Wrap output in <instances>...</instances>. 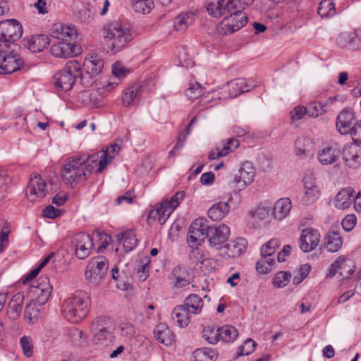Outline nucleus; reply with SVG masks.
<instances>
[{
  "instance_id": "f257e3e1",
  "label": "nucleus",
  "mask_w": 361,
  "mask_h": 361,
  "mask_svg": "<svg viewBox=\"0 0 361 361\" xmlns=\"http://www.w3.org/2000/svg\"><path fill=\"white\" fill-rule=\"evenodd\" d=\"M230 235V228L226 224L207 226L203 218L195 219L190 226L188 243L190 247L197 248L207 238L211 247L217 250L225 246Z\"/></svg>"
},
{
  "instance_id": "f03ea898",
  "label": "nucleus",
  "mask_w": 361,
  "mask_h": 361,
  "mask_svg": "<svg viewBox=\"0 0 361 361\" xmlns=\"http://www.w3.org/2000/svg\"><path fill=\"white\" fill-rule=\"evenodd\" d=\"M90 158L91 155L75 154L66 159L61 169V176L65 184L75 188L86 182L97 166Z\"/></svg>"
},
{
  "instance_id": "7ed1b4c3",
  "label": "nucleus",
  "mask_w": 361,
  "mask_h": 361,
  "mask_svg": "<svg viewBox=\"0 0 361 361\" xmlns=\"http://www.w3.org/2000/svg\"><path fill=\"white\" fill-rule=\"evenodd\" d=\"M90 307V294L79 290L65 300L61 306V313L68 321L78 323L87 316Z\"/></svg>"
},
{
  "instance_id": "20e7f679",
  "label": "nucleus",
  "mask_w": 361,
  "mask_h": 361,
  "mask_svg": "<svg viewBox=\"0 0 361 361\" xmlns=\"http://www.w3.org/2000/svg\"><path fill=\"white\" fill-rule=\"evenodd\" d=\"M53 78L56 87L63 91L71 90L77 78H80L81 82L87 86L94 82L93 81L85 82L81 64L75 59L68 61L62 70L55 73Z\"/></svg>"
},
{
  "instance_id": "39448f33",
  "label": "nucleus",
  "mask_w": 361,
  "mask_h": 361,
  "mask_svg": "<svg viewBox=\"0 0 361 361\" xmlns=\"http://www.w3.org/2000/svg\"><path fill=\"white\" fill-rule=\"evenodd\" d=\"M104 37L112 54H116L125 48L131 40L130 29L119 22L112 23L104 29Z\"/></svg>"
},
{
  "instance_id": "423d86ee",
  "label": "nucleus",
  "mask_w": 361,
  "mask_h": 361,
  "mask_svg": "<svg viewBox=\"0 0 361 361\" xmlns=\"http://www.w3.org/2000/svg\"><path fill=\"white\" fill-rule=\"evenodd\" d=\"M244 8H236L228 11L226 16L219 23L217 30L221 35L232 34L244 27L247 22V16Z\"/></svg>"
},
{
  "instance_id": "0eeeda50",
  "label": "nucleus",
  "mask_w": 361,
  "mask_h": 361,
  "mask_svg": "<svg viewBox=\"0 0 361 361\" xmlns=\"http://www.w3.org/2000/svg\"><path fill=\"white\" fill-rule=\"evenodd\" d=\"M185 195V191H178L170 200L163 201L155 209L151 210L148 214V219H157L161 225L165 224L171 213L183 200Z\"/></svg>"
},
{
  "instance_id": "6e6552de",
  "label": "nucleus",
  "mask_w": 361,
  "mask_h": 361,
  "mask_svg": "<svg viewBox=\"0 0 361 361\" xmlns=\"http://www.w3.org/2000/svg\"><path fill=\"white\" fill-rule=\"evenodd\" d=\"M108 267V260L106 257L100 255L93 257L86 267V280L94 285L99 284L106 276Z\"/></svg>"
},
{
  "instance_id": "1a4fd4ad",
  "label": "nucleus",
  "mask_w": 361,
  "mask_h": 361,
  "mask_svg": "<svg viewBox=\"0 0 361 361\" xmlns=\"http://www.w3.org/2000/svg\"><path fill=\"white\" fill-rule=\"evenodd\" d=\"M23 34V27L20 23L15 20L10 19L0 22V43L5 47H11L13 44L18 40Z\"/></svg>"
},
{
  "instance_id": "9d476101",
  "label": "nucleus",
  "mask_w": 361,
  "mask_h": 361,
  "mask_svg": "<svg viewBox=\"0 0 361 361\" xmlns=\"http://www.w3.org/2000/svg\"><path fill=\"white\" fill-rule=\"evenodd\" d=\"M35 283L30 286L28 294L32 301L36 300L37 305H44L49 299L52 290L49 279L47 275L41 276Z\"/></svg>"
},
{
  "instance_id": "9b49d317",
  "label": "nucleus",
  "mask_w": 361,
  "mask_h": 361,
  "mask_svg": "<svg viewBox=\"0 0 361 361\" xmlns=\"http://www.w3.org/2000/svg\"><path fill=\"white\" fill-rule=\"evenodd\" d=\"M304 192L301 198L303 205H310L317 202L321 195L320 188L316 183V178L312 173H306L302 179Z\"/></svg>"
},
{
  "instance_id": "f8f14e48",
  "label": "nucleus",
  "mask_w": 361,
  "mask_h": 361,
  "mask_svg": "<svg viewBox=\"0 0 361 361\" xmlns=\"http://www.w3.org/2000/svg\"><path fill=\"white\" fill-rule=\"evenodd\" d=\"M48 192L47 183L38 174H32L26 190V196L31 202L44 198Z\"/></svg>"
},
{
  "instance_id": "ddd939ff",
  "label": "nucleus",
  "mask_w": 361,
  "mask_h": 361,
  "mask_svg": "<svg viewBox=\"0 0 361 361\" xmlns=\"http://www.w3.org/2000/svg\"><path fill=\"white\" fill-rule=\"evenodd\" d=\"M72 245L75 248L76 257L80 259L87 258L94 246L93 238L85 233H78L72 240Z\"/></svg>"
},
{
  "instance_id": "4468645a",
  "label": "nucleus",
  "mask_w": 361,
  "mask_h": 361,
  "mask_svg": "<svg viewBox=\"0 0 361 361\" xmlns=\"http://www.w3.org/2000/svg\"><path fill=\"white\" fill-rule=\"evenodd\" d=\"M109 322L106 317H98L92 322V327L94 328L93 341L95 344L109 345L114 341V336L104 324Z\"/></svg>"
},
{
  "instance_id": "2eb2a0df",
  "label": "nucleus",
  "mask_w": 361,
  "mask_h": 361,
  "mask_svg": "<svg viewBox=\"0 0 361 361\" xmlns=\"http://www.w3.org/2000/svg\"><path fill=\"white\" fill-rule=\"evenodd\" d=\"M50 51L56 57L67 59L78 56L81 54L82 49L75 42L59 41L51 45Z\"/></svg>"
},
{
  "instance_id": "dca6fc26",
  "label": "nucleus",
  "mask_w": 361,
  "mask_h": 361,
  "mask_svg": "<svg viewBox=\"0 0 361 361\" xmlns=\"http://www.w3.org/2000/svg\"><path fill=\"white\" fill-rule=\"evenodd\" d=\"M355 268L354 262L351 259L340 256L331 264L326 277H332L339 272L341 276L347 279L354 273Z\"/></svg>"
},
{
  "instance_id": "f3484780",
  "label": "nucleus",
  "mask_w": 361,
  "mask_h": 361,
  "mask_svg": "<svg viewBox=\"0 0 361 361\" xmlns=\"http://www.w3.org/2000/svg\"><path fill=\"white\" fill-rule=\"evenodd\" d=\"M320 233L313 228H307L301 232L299 244L304 252H310L314 250L320 242Z\"/></svg>"
},
{
  "instance_id": "a211bd4d",
  "label": "nucleus",
  "mask_w": 361,
  "mask_h": 361,
  "mask_svg": "<svg viewBox=\"0 0 361 361\" xmlns=\"http://www.w3.org/2000/svg\"><path fill=\"white\" fill-rule=\"evenodd\" d=\"M121 147L118 144L111 145L106 150H102L91 155L90 159L95 162V166H98L96 170L97 173L102 172L109 161L119 152Z\"/></svg>"
},
{
  "instance_id": "6ab92c4d",
  "label": "nucleus",
  "mask_w": 361,
  "mask_h": 361,
  "mask_svg": "<svg viewBox=\"0 0 361 361\" xmlns=\"http://www.w3.org/2000/svg\"><path fill=\"white\" fill-rule=\"evenodd\" d=\"M259 85V82L250 79L237 78L227 84L228 96L231 98L237 97L242 93L247 92Z\"/></svg>"
},
{
  "instance_id": "aec40b11",
  "label": "nucleus",
  "mask_w": 361,
  "mask_h": 361,
  "mask_svg": "<svg viewBox=\"0 0 361 361\" xmlns=\"http://www.w3.org/2000/svg\"><path fill=\"white\" fill-rule=\"evenodd\" d=\"M51 35L61 41L71 42L77 39L78 31L73 25L55 23L51 29Z\"/></svg>"
},
{
  "instance_id": "412c9836",
  "label": "nucleus",
  "mask_w": 361,
  "mask_h": 361,
  "mask_svg": "<svg viewBox=\"0 0 361 361\" xmlns=\"http://www.w3.org/2000/svg\"><path fill=\"white\" fill-rule=\"evenodd\" d=\"M343 159L348 166L357 169L361 163V149L360 145L350 144L345 145L342 151Z\"/></svg>"
},
{
  "instance_id": "4be33fe9",
  "label": "nucleus",
  "mask_w": 361,
  "mask_h": 361,
  "mask_svg": "<svg viewBox=\"0 0 361 361\" xmlns=\"http://www.w3.org/2000/svg\"><path fill=\"white\" fill-rule=\"evenodd\" d=\"M255 176V169L252 164L250 161H245L238 170V175L235 176L234 182L240 185L239 188H245L252 183Z\"/></svg>"
},
{
  "instance_id": "5701e85b",
  "label": "nucleus",
  "mask_w": 361,
  "mask_h": 361,
  "mask_svg": "<svg viewBox=\"0 0 361 361\" xmlns=\"http://www.w3.org/2000/svg\"><path fill=\"white\" fill-rule=\"evenodd\" d=\"M104 67V62L97 56H92L90 58H85L83 61V69L85 73V82L89 81L87 78L92 79L98 75Z\"/></svg>"
},
{
  "instance_id": "b1692460",
  "label": "nucleus",
  "mask_w": 361,
  "mask_h": 361,
  "mask_svg": "<svg viewBox=\"0 0 361 361\" xmlns=\"http://www.w3.org/2000/svg\"><path fill=\"white\" fill-rule=\"evenodd\" d=\"M355 123V116L352 111L349 109L342 110L336 118V127L341 135L348 134Z\"/></svg>"
},
{
  "instance_id": "393cba45",
  "label": "nucleus",
  "mask_w": 361,
  "mask_h": 361,
  "mask_svg": "<svg viewBox=\"0 0 361 361\" xmlns=\"http://www.w3.org/2000/svg\"><path fill=\"white\" fill-rule=\"evenodd\" d=\"M355 193L354 189L350 187L341 190L335 196V207L341 210L349 208L353 203Z\"/></svg>"
},
{
  "instance_id": "a878e982",
  "label": "nucleus",
  "mask_w": 361,
  "mask_h": 361,
  "mask_svg": "<svg viewBox=\"0 0 361 361\" xmlns=\"http://www.w3.org/2000/svg\"><path fill=\"white\" fill-rule=\"evenodd\" d=\"M247 240L243 238H237L228 243H226L224 255L230 258H234L243 253L247 247Z\"/></svg>"
},
{
  "instance_id": "bb28decb",
  "label": "nucleus",
  "mask_w": 361,
  "mask_h": 361,
  "mask_svg": "<svg viewBox=\"0 0 361 361\" xmlns=\"http://www.w3.org/2000/svg\"><path fill=\"white\" fill-rule=\"evenodd\" d=\"M295 152L298 157H311L314 154V143L308 137H300L295 141Z\"/></svg>"
},
{
  "instance_id": "cd10ccee",
  "label": "nucleus",
  "mask_w": 361,
  "mask_h": 361,
  "mask_svg": "<svg viewBox=\"0 0 361 361\" xmlns=\"http://www.w3.org/2000/svg\"><path fill=\"white\" fill-rule=\"evenodd\" d=\"M229 0H213L207 5L208 14L214 18H219L226 15L228 11L233 9L229 5Z\"/></svg>"
},
{
  "instance_id": "c85d7f7f",
  "label": "nucleus",
  "mask_w": 361,
  "mask_h": 361,
  "mask_svg": "<svg viewBox=\"0 0 361 361\" xmlns=\"http://www.w3.org/2000/svg\"><path fill=\"white\" fill-rule=\"evenodd\" d=\"M155 338L161 343L168 346L175 341V335L166 324H159L154 330Z\"/></svg>"
},
{
  "instance_id": "c756f323",
  "label": "nucleus",
  "mask_w": 361,
  "mask_h": 361,
  "mask_svg": "<svg viewBox=\"0 0 361 361\" xmlns=\"http://www.w3.org/2000/svg\"><path fill=\"white\" fill-rule=\"evenodd\" d=\"M49 39L45 35H36L32 36L25 43V47L30 51L36 53L42 51L49 44Z\"/></svg>"
},
{
  "instance_id": "7c9ffc66",
  "label": "nucleus",
  "mask_w": 361,
  "mask_h": 361,
  "mask_svg": "<svg viewBox=\"0 0 361 361\" xmlns=\"http://www.w3.org/2000/svg\"><path fill=\"white\" fill-rule=\"evenodd\" d=\"M291 208L292 202L289 198H281L274 203L272 215L275 219L282 220L289 214Z\"/></svg>"
},
{
  "instance_id": "2f4dec72",
  "label": "nucleus",
  "mask_w": 361,
  "mask_h": 361,
  "mask_svg": "<svg viewBox=\"0 0 361 361\" xmlns=\"http://www.w3.org/2000/svg\"><path fill=\"white\" fill-rule=\"evenodd\" d=\"M197 18V13L194 11H186L180 13L173 21L174 29L179 31L185 30Z\"/></svg>"
},
{
  "instance_id": "473e14b6",
  "label": "nucleus",
  "mask_w": 361,
  "mask_h": 361,
  "mask_svg": "<svg viewBox=\"0 0 361 361\" xmlns=\"http://www.w3.org/2000/svg\"><path fill=\"white\" fill-rule=\"evenodd\" d=\"M192 314L185 308V305L176 306L171 313V318L180 327H185L190 322Z\"/></svg>"
},
{
  "instance_id": "72a5a7b5",
  "label": "nucleus",
  "mask_w": 361,
  "mask_h": 361,
  "mask_svg": "<svg viewBox=\"0 0 361 361\" xmlns=\"http://www.w3.org/2000/svg\"><path fill=\"white\" fill-rule=\"evenodd\" d=\"M24 301V294L22 292L16 293L8 302V313L10 318L16 319L23 310V304Z\"/></svg>"
},
{
  "instance_id": "f704fd0d",
  "label": "nucleus",
  "mask_w": 361,
  "mask_h": 361,
  "mask_svg": "<svg viewBox=\"0 0 361 361\" xmlns=\"http://www.w3.org/2000/svg\"><path fill=\"white\" fill-rule=\"evenodd\" d=\"M230 211V206L227 202H219L212 206L208 210V216L213 221H219L224 218Z\"/></svg>"
},
{
  "instance_id": "c9c22d12",
  "label": "nucleus",
  "mask_w": 361,
  "mask_h": 361,
  "mask_svg": "<svg viewBox=\"0 0 361 361\" xmlns=\"http://www.w3.org/2000/svg\"><path fill=\"white\" fill-rule=\"evenodd\" d=\"M338 153L335 147L326 146L318 152L317 158L322 164L329 165L336 161Z\"/></svg>"
},
{
  "instance_id": "e433bc0d",
  "label": "nucleus",
  "mask_w": 361,
  "mask_h": 361,
  "mask_svg": "<svg viewBox=\"0 0 361 361\" xmlns=\"http://www.w3.org/2000/svg\"><path fill=\"white\" fill-rule=\"evenodd\" d=\"M119 242L123 241V248L126 252L133 250L137 245L138 240L133 230H128L116 235Z\"/></svg>"
},
{
  "instance_id": "4c0bfd02",
  "label": "nucleus",
  "mask_w": 361,
  "mask_h": 361,
  "mask_svg": "<svg viewBox=\"0 0 361 361\" xmlns=\"http://www.w3.org/2000/svg\"><path fill=\"white\" fill-rule=\"evenodd\" d=\"M172 274L175 279V287L183 288L190 284V274L186 267L176 266L173 269Z\"/></svg>"
},
{
  "instance_id": "58836bf2",
  "label": "nucleus",
  "mask_w": 361,
  "mask_h": 361,
  "mask_svg": "<svg viewBox=\"0 0 361 361\" xmlns=\"http://www.w3.org/2000/svg\"><path fill=\"white\" fill-rule=\"evenodd\" d=\"M183 305L192 314H198L202 310L204 302L199 295L191 294L184 300Z\"/></svg>"
},
{
  "instance_id": "ea45409f",
  "label": "nucleus",
  "mask_w": 361,
  "mask_h": 361,
  "mask_svg": "<svg viewBox=\"0 0 361 361\" xmlns=\"http://www.w3.org/2000/svg\"><path fill=\"white\" fill-rule=\"evenodd\" d=\"M342 243V238L340 235L336 232H332L326 235L324 246L329 252H336L341 247Z\"/></svg>"
},
{
  "instance_id": "a19ab883",
  "label": "nucleus",
  "mask_w": 361,
  "mask_h": 361,
  "mask_svg": "<svg viewBox=\"0 0 361 361\" xmlns=\"http://www.w3.org/2000/svg\"><path fill=\"white\" fill-rule=\"evenodd\" d=\"M142 91V87L140 85H134L126 88L122 98L123 106H128L133 104L135 98L140 95Z\"/></svg>"
},
{
  "instance_id": "79ce46f5",
  "label": "nucleus",
  "mask_w": 361,
  "mask_h": 361,
  "mask_svg": "<svg viewBox=\"0 0 361 361\" xmlns=\"http://www.w3.org/2000/svg\"><path fill=\"white\" fill-rule=\"evenodd\" d=\"M355 37L354 31L341 32L336 38V44L341 48L354 50L353 39Z\"/></svg>"
},
{
  "instance_id": "37998d69",
  "label": "nucleus",
  "mask_w": 361,
  "mask_h": 361,
  "mask_svg": "<svg viewBox=\"0 0 361 361\" xmlns=\"http://www.w3.org/2000/svg\"><path fill=\"white\" fill-rule=\"evenodd\" d=\"M238 336V332L233 326L226 325L219 327V341L221 340L228 343L233 342Z\"/></svg>"
},
{
  "instance_id": "c03bdc74",
  "label": "nucleus",
  "mask_w": 361,
  "mask_h": 361,
  "mask_svg": "<svg viewBox=\"0 0 361 361\" xmlns=\"http://www.w3.org/2000/svg\"><path fill=\"white\" fill-rule=\"evenodd\" d=\"M317 12L322 18L334 16L336 13V8L333 0H322Z\"/></svg>"
},
{
  "instance_id": "a18cd8bd",
  "label": "nucleus",
  "mask_w": 361,
  "mask_h": 361,
  "mask_svg": "<svg viewBox=\"0 0 361 361\" xmlns=\"http://www.w3.org/2000/svg\"><path fill=\"white\" fill-rule=\"evenodd\" d=\"M261 259L256 263V269L259 273L266 274L272 269L274 259L271 255H261Z\"/></svg>"
},
{
  "instance_id": "49530a36",
  "label": "nucleus",
  "mask_w": 361,
  "mask_h": 361,
  "mask_svg": "<svg viewBox=\"0 0 361 361\" xmlns=\"http://www.w3.org/2000/svg\"><path fill=\"white\" fill-rule=\"evenodd\" d=\"M202 337L210 344H216L219 341V327L207 326L202 331Z\"/></svg>"
},
{
  "instance_id": "de8ad7c7",
  "label": "nucleus",
  "mask_w": 361,
  "mask_h": 361,
  "mask_svg": "<svg viewBox=\"0 0 361 361\" xmlns=\"http://www.w3.org/2000/svg\"><path fill=\"white\" fill-rule=\"evenodd\" d=\"M271 209V207L269 204H259L251 212V216L255 219L267 221L269 218Z\"/></svg>"
},
{
  "instance_id": "09e8293b",
  "label": "nucleus",
  "mask_w": 361,
  "mask_h": 361,
  "mask_svg": "<svg viewBox=\"0 0 361 361\" xmlns=\"http://www.w3.org/2000/svg\"><path fill=\"white\" fill-rule=\"evenodd\" d=\"M133 9L143 14L149 13L154 7L152 0H133Z\"/></svg>"
},
{
  "instance_id": "8fccbe9b",
  "label": "nucleus",
  "mask_w": 361,
  "mask_h": 361,
  "mask_svg": "<svg viewBox=\"0 0 361 361\" xmlns=\"http://www.w3.org/2000/svg\"><path fill=\"white\" fill-rule=\"evenodd\" d=\"M32 300L30 304H27L25 309V317L30 323H34L39 314V310L37 307V302L35 301L32 303Z\"/></svg>"
},
{
  "instance_id": "3c124183",
  "label": "nucleus",
  "mask_w": 361,
  "mask_h": 361,
  "mask_svg": "<svg viewBox=\"0 0 361 361\" xmlns=\"http://www.w3.org/2000/svg\"><path fill=\"white\" fill-rule=\"evenodd\" d=\"M291 274L287 271H280L274 278L273 284L277 288H283L289 283Z\"/></svg>"
},
{
  "instance_id": "603ef678",
  "label": "nucleus",
  "mask_w": 361,
  "mask_h": 361,
  "mask_svg": "<svg viewBox=\"0 0 361 361\" xmlns=\"http://www.w3.org/2000/svg\"><path fill=\"white\" fill-rule=\"evenodd\" d=\"M307 108V115L310 117H317L326 111L325 106L320 102H312Z\"/></svg>"
},
{
  "instance_id": "864d4df0",
  "label": "nucleus",
  "mask_w": 361,
  "mask_h": 361,
  "mask_svg": "<svg viewBox=\"0 0 361 361\" xmlns=\"http://www.w3.org/2000/svg\"><path fill=\"white\" fill-rule=\"evenodd\" d=\"M202 90V85L198 82L190 83L189 87L185 91V95L189 99L193 100L201 95Z\"/></svg>"
},
{
  "instance_id": "5fc2aeb1",
  "label": "nucleus",
  "mask_w": 361,
  "mask_h": 361,
  "mask_svg": "<svg viewBox=\"0 0 361 361\" xmlns=\"http://www.w3.org/2000/svg\"><path fill=\"white\" fill-rule=\"evenodd\" d=\"M20 343L24 355L27 357H30L33 353V344L32 338L29 336H23L20 339Z\"/></svg>"
},
{
  "instance_id": "6e6d98bb",
  "label": "nucleus",
  "mask_w": 361,
  "mask_h": 361,
  "mask_svg": "<svg viewBox=\"0 0 361 361\" xmlns=\"http://www.w3.org/2000/svg\"><path fill=\"white\" fill-rule=\"evenodd\" d=\"M279 246V241L276 238L269 240L266 244L261 247V255H265L267 256H272L276 248Z\"/></svg>"
},
{
  "instance_id": "4d7b16f0",
  "label": "nucleus",
  "mask_w": 361,
  "mask_h": 361,
  "mask_svg": "<svg viewBox=\"0 0 361 361\" xmlns=\"http://www.w3.org/2000/svg\"><path fill=\"white\" fill-rule=\"evenodd\" d=\"M256 343L252 338H247L244 345H240L238 350L237 355L238 356L247 355L255 350Z\"/></svg>"
},
{
  "instance_id": "13d9d810",
  "label": "nucleus",
  "mask_w": 361,
  "mask_h": 361,
  "mask_svg": "<svg viewBox=\"0 0 361 361\" xmlns=\"http://www.w3.org/2000/svg\"><path fill=\"white\" fill-rule=\"evenodd\" d=\"M310 271L311 266L309 264L302 265L293 278L294 284H300L308 276Z\"/></svg>"
},
{
  "instance_id": "bf43d9fd",
  "label": "nucleus",
  "mask_w": 361,
  "mask_h": 361,
  "mask_svg": "<svg viewBox=\"0 0 361 361\" xmlns=\"http://www.w3.org/2000/svg\"><path fill=\"white\" fill-rule=\"evenodd\" d=\"M350 134L353 144L360 145H361V120L355 122L348 133Z\"/></svg>"
},
{
  "instance_id": "052dcab7",
  "label": "nucleus",
  "mask_w": 361,
  "mask_h": 361,
  "mask_svg": "<svg viewBox=\"0 0 361 361\" xmlns=\"http://www.w3.org/2000/svg\"><path fill=\"white\" fill-rule=\"evenodd\" d=\"M305 114H307V108L300 105L295 106L290 112V116L292 122L300 121L304 117Z\"/></svg>"
},
{
  "instance_id": "680f3d73",
  "label": "nucleus",
  "mask_w": 361,
  "mask_h": 361,
  "mask_svg": "<svg viewBox=\"0 0 361 361\" xmlns=\"http://www.w3.org/2000/svg\"><path fill=\"white\" fill-rule=\"evenodd\" d=\"M118 329L121 335L128 338H132L135 334V327L130 323H122L118 326Z\"/></svg>"
},
{
  "instance_id": "e2e57ef3",
  "label": "nucleus",
  "mask_w": 361,
  "mask_h": 361,
  "mask_svg": "<svg viewBox=\"0 0 361 361\" xmlns=\"http://www.w3.org/2000/svg\"><path fill=\"white\" fill-rule=\"evenodd\" d=\"M112 73L115 78L120 80L126 77L128 71L126 70L119 62H116L112 66Z\"/></svg>"
},
{
  "instance_id": "0e129e2a",
  "label": "nucleus",
  "mask_w": 361,
  "mask_h": 361,
  "mask_svg": "<svg viewBox=\"0 0 361 361\" xmlns=\"http://www.w3.org/2000/svg\"><path fill=\"white\" fill-rule=\"evenodd\" d=\"M357 219L353 215H347L342 221V227L346 231H350L356 225Z\"/></svg>"
},
{
  "instance_id": "69168bd1",
  "label": "nucleus",
  "mask_w": 361,
  "mask_h": 361,
  "mask_svg": "<svg viewBox=\"0 0 361 361\" xmlns=\"http://www.w3.org/2000/svg\"><path fill=\"white\" fill-rule=\"evenodd\" d=\"M94 18L93 11L89 8H83L79 11L78 18L83 23H89Z\"/></svg>"
},
{
  "instance_id": "338daca9",
  "label": "nucleus",
  "mask_w": 361,
  "mask_h": 361,
  "mask_svg": "<svg viewBox=\"0 0 361 361\" xmlns=\"http://www.w3.org/2000/svg\"><path fill=\"white\" fill-rule=\"evenodd\" d=\"M42 214L46 218L54 219L60 214V210L56 209L51 205H49L44 209Z\"/></svg>"
},
{
  "instance_id": "774afa93",
  "label": "nucleus",
  "mask_w": 361,
  "mask_h": 361,
  "mask_svg": "<svg viewBox=\"0 0 361 361\" xmlns=\"http://www.w3.org/2000/svg\"><path fill=\"white\" fill-rule=\"evenodd\" d=\"M190 361H209L202 348L196 349L190 357Z\"/></svg>"
}]
</instances>
